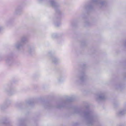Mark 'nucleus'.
I'll list each match as a JSON object with an SVG mask.
<instances>
[{
  "label": "nucleus",
  "mask_w": 126,
  "mask_h": 126,
  "mask_svg": "<svg viewBox=\"0 0 126 126\" xmlns=\"http://www.w3.org/2000/svg\"><path fill=\"white\" fill-rule=\"evenodd\" d=\"M75 113H80L81 114L83 115L86 119L87 124L88 125H92L93 124L95 117L93 115L92 112L91 111L88 110L85 112H80V110L77 109L75 110Z\"/></svg>",
  "instance_id": "1"
},
{
  "label": "nucleus",
  "mask_w": 126,
  "mask_h": 126,
  "mask_svg": "<svg viewBox=\"0 0 126 126\" xmlns=\"http://www.w3.org/2000/svg\"><path fill=\"white\" fill-rule=\"evenodd\" d=\"M46 3L49 5V4L54 7L56 9V12L58 13H61L60 11L58 9L57 10H56V8L59 7V5L57 3L55 2L53 0H50L46 2Z\"/></svg>",
  "instance_id": "2"
},
{
  "label": "nucleus",
  "mask_w": 126,
  "mask_h": 126,
  "mask_svg": "<svg viewBox=\"0 0 126 126\" xmlns=\"http://www.w3.org/2000/svg\"><path fill=\"white\" fill-rule=\"evenodd\" d=\"M92 3L97 5L99 7L105 6L106 4V2L102 0H92Z\"/></svg>",
  "instance_id": "3"
},
{
  "label": "nucleus",
  "mask_w": 126,
  "mask_h": 126,
  "mask_svg": "<svg viewBox=\"0 0 126 126\" xmlns=\"http://www.w3.org/2000/svg\"><path fill=\"white\" fill-rule=\"evenodd\" d=\"M23 44L20 41H17L14 45L15 47L18 50H19L20 48L23 46Z\"/></svg>",
  "instance_id": "4"
},
{
  "label": "nucleus",
  "mask_w": 126,
  "mask_h": 126,
  "mask_svg": "<svg viewBox=\"0 0 126 126\" xmlns=\"http://www.w3.org/2000/svg\"><path fill=\"white\" fill-rule=\"evenodd\" d=\"M97 98L99 100H105L106 98L105 94L104 93H101L97 96Z\"/></svg>",
  "instance_id": "5"
},
{
  "label": "nucleus",
  "mask_w": 126,
  "mask_h": 126,
  "mask_svg": "<svg viewBox=\"0 0 126 126\" xmlns=\"http://www.w3.org/2000/svg\"><path fill=\"white\" fill-rule=\"evenodd\" d=\"M22 11V8L20 7H18L16 8L14 11V14L16 15H19L20 14Z\"/></svg>",
  "instance_id": "6"
},
{
  "label": "nucleus",
  "mask_w": 126,
  "mask_h": 126,
  "mask_svg": "<svg viewBox=\"0 0 126 126\" xmlns=\"http://www.w3.org/2000/svg\"><path fill=\"white\" fill-rule=\"evenodd\" d=\"M28 38L27 36L26 35H24L22 36L21 38V42L23 44L27 42Z\"/></svg>",
  "instance_id": "7"
},
{
  "label": "nucleus",
  "mask_w": 126,
  "mask_h": 126,
  "mask_svg": "<svg viewBox=\"0 0 126 126\" xmlns=\"http://www.w3.org/2000/svg\"><path fill=\"white\" fill-rule=\"evenodd\" d=\"M126 112V110L121 109L117 113V114L119 116H121L125 114Z\"/></svg>",
  "instance_id": "8"
},
{
  "label": "nucleus",
  "mask_w": 126,
  "mask_h": 126,
  "mask_svg": "<svg viewBox=\"0 0 126 126\" xmlns=\"http://www.w3.org/2000/svg\"><path fill=\"white\" fill-rule=\"evenodd\" d=\"M51 59L52 62L54 64L57 63L59 62V60L55 56L52 57Z\"/></svg>",
  "instance_id": "9"
},
{
  "label": "nucleus",
  "mask_w": 126,
  "mask_h": 126,
  "mask_svg": "<svg viewBox=\"0 0 126 126\" xmlns=\"http://www.w3.org/2000/svg\"><path fill=\"white\" fill-rule=\"evenodd\" d=\"M34 50L35 49L34 47H30L28 48V52L29 54H31L34 51Z\"/></svg>",
  "instance_id": "10"
},
{
  "label": "nucleus",
  "mask_w": 126,
  "mask_h": 126,
  "mask_svg": "<svg viewBox=\"0 0 126 126\" xmlns=\"http://www.w3.org/2000/svg\"><path fill=\"white\" fill-rule=\"evenodd\" d=\"M11 101L10 100H8L5 101L4 103V106L5 107L7 106L10 104Z\"/></svg>",
  "instance_id": "11"
},
{
  "label": "nucleus",
  "mask_w": 126,
  "mask_h": 126,
  "mask_svg": "<svg viewBox=\"0 0 126 126\" xmlns=\"http://www.w3.org/2000/svg\"><path fill=\"white\" fill-rule=\"evenodd\" d=\"M6 62L9 64H11L12 62V58H8L6 60Z\"/></svg>",
  "instance_id": "12"
},
{
  "label": "nucleus",
  "mask_w": 126,
  "mask_h": 126,
  "mask_svg": "<svg viewBox=\"0 0 126 126\" xmlns=\"http://www.w3.org/2000/svg\"><path fill=\"white\" fill-rule=\"evenodd\" d=\"M63 76H60L59 77L58 80L59 82L63 81Z\"/></svg>",
  "instance_id": "13"
},
{
  "label": "nucleus",
  "mask_w": 126,
  "mask_h": 126,
  "mask_svg": "<svg viewBox=\"0 0 126 126\" xmlns=\"http://www.w3.org/2000/svg\"><path fill=\"white\" fill-rule=\"evenodd\" d=\"M85 80V77L84 76L81 77L80 79V81L81 82L84 81Z\"/></svg>",
  "instance_id": "14"
},
{
  "label": "nucleus",
  "mask_w": 126,
  "mask_h": 126,
  "mask_svg": "<svg viewBox=\"0 0 126 126\" xmlns=\"http://www.w3.org/2000/svg\"><path fill=\"white\" fill-rule=\"evenodd\" d=\"M73 98L71 97H69L67 101V102H70L72 101L73 100Z\"/></svg>",
  "instance_id": "15"
},
{
  "label": "nucleus",
  "mask_w": 126,
  "mask_h": 126,
  "mask_svg": "<svg viewBox=\"0 0 126 126\" xmlns=\"http://www.w3.org/2000/svg\"><path fill=\"white\" fill-rule=\"evenodd\" d=\"M52 37L53 38H55L57 37V35L56 34H53L52 35Z\"/></svg>",
  "instance_id": "16"
},
{
  "label": "nucleus",
  "mask_w": 126,
  "mask_h": 126,
  "mask_svg": "<svg viewBox=\"0 0 126 126\" xmlns=\"http://www.w3.org/2000/svg\"><path fill=\"white\" fill-rule=\"evenodd\" d=\"M60 24V23H58V24L57 23L55 24V25H56V26L57 27H58Z\"/></svg>",
  "instance_id": "17"
},
{
  "label": "nucleus",
  "mask_w": 126,
  "mask_h": 126,
  "mask_svg": "<svg viewBox=\"0 0 126 126\" xmlns=\"http://www.w3.org/2000/svg\"><path fill=\"white\" fill-rule=\"evenodd\" d=\"M3 29V28L2 27L0 26V31Z\"/></svg>",
  "instance_id": "18"
},
{
  "label": "nucleus",
  "mask_w": 126,
  "mask_h": 126,
  "mask_svg": "<svg viewBox=\"0 0 126 126\" xmlns=\"http://www.w3.org/2000/svg\"><path fill=\"white\" fill-rule=\"evenodd\" d=\"M64 105H63V106H59L58 107V108H60L61 107H64Z\"/></svg>",
  "instance_id": "19"
},
{
  "label": "nucleus",
  "mask_w": 126,
  "mask_h": 126,
  "mask_svg": "<svg viewBox=\"0 0 126 126\" xmlns=\"http://www.w3.org/2000/svg\"><path fill=\"white\" fill-rule=\"evenodd\" d=\"M40 2H41L43 0H38Z\"/></svg>",
  "instance_id": "20"
},
{
  "label": "nucleus",
  "mask_w": 126,
  "mask_h": 126,
  "mask_svg": "<svg viewBox=\"0 0 126 126\" xmlns=\"http://www.w3.org/2000/svg\"><path fill=\"white\" fill-rule=\"evenodd\" d=\"M124 46H125L126 47V41L125 42V43Z\"/></svg>",
  "instance_id": "21"
},
{
  "label": "nucleus",
  "mask_w": 126,
  "mask_h": 126,
  "mask_svg": "<svg viewBox=\"0 0 126 126\" xmlns=\"http://www.w3.org/2000/svg\"><path fill=\"white\" fill-rule=\"evenodd\" d=\"M89 9H90V6H88L87 7Z\"/></svg>",
  "instance_id": "22"
},
{
  "label": "nucleus",
  "mask_w": 126,
  "mask_h": 126,
  "mask_svg": "<svg viewBox=\"0 0 126 126\" xmlns=\"http://www.w3.org/2000/svg\"><path fill=\"white\" fill-rule=\"evenodd\" d=\"M2 105H1V106H0L1 108L2 109Z\"/></svg>",
  "instance_id": "23"
},
{
  "label": "nucleus",
  "mask_w": 126,
  "mask_h": 126,
  "mask_svg": "<svg viewBox=\"0 0 126 126\" xmlns=\"http://www.w3.org/2000/svg\"><path fill=\"white\" fill-rule=\"evenodd\" d=\"M65 102H64L63 103V104H65Z\"/></svg>",
  "instance_id": "24"
},
{
  "label": "nucleus",
  "mask_w": 126,
  "mask_h": 126,
  "mask_svg": "<svg viewBox=\"0 0 126 126\" xmlns=\"http://www.w3.org/2000/svg\"><path fill=\"white\" fill-rule=\"evenodd\" d=\"M29 103V104H31V103Z\"/></svg>",
  "instance_id": "25"
}]
</instances>
